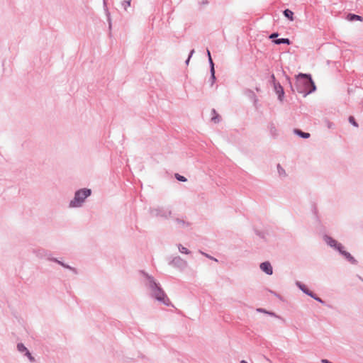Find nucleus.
Here are the masks:
<instances>
[{"label":"nucleus","mask_w":363,"mask_h":363,"mask_svg":"<svg viewBox=\"0 0 363 363\" xmlns=\"http://www.w3.org/2000/svg\"><path fill=\"white\" fill-rule=\"evenodd\" d=\"M306 294H308V295H310L311 296L313 297L315 299H316L318 301H320V302H322V300L320 298H315L313 296V295L311 294V293H309L306 291H304Z\"/></svg>","instance_id":"obj_17"},{"label":"nucleus","mask_w":363,"mask_h":363,"mask_svg":"<svg viewBox=\"0 0 363 363\" xmlns=\"http://www.w3.org/2000/svg\"><path fill=\"white\" fill-rule=\"evenodd\" d=\"M274 43L278 45L281 44V43L290 44V40L288 38H281V39L274 40Z\"/></svg>","instance_id":"obj_12"},{"label":"nucleus","mask_w":363,"mask_h":363,"mask_svg":"<svg viewBox=\"0 0 363 363\" xmlns=\"http://www.w3.org/2000/svg\"><path fill=\"white\" fill-rule=\"evenodd\" d=\"M284 16L289 18L290 21H294V12L291 11V10L289 9H286L284 11Z\"/></svg>","instance_id":"obj_9"},{"label":"nucleus","mask_w":363,"mask_h":363,"mask_svg":"<svg viewBox=\"0 0 363 363\" xmlns=\"http://www.w3.org/2000/svg\"><path fill=\"white\" fill-rule=\"evenodd\" d=\"M277 35H278V34H277V33H273V34H272V35H270V38H273L277 37Z\"/></svg>","instance_id":"obj_18"},{"label":"nucleus","mask_w":363,"mask_h":363,"mask_svg":"<svg viewBox=\"0 0 363 363\" xmlns=\"http://www.w3.org/2000/svg\"><path fill=\"white\" fill-rule=\"evenodd\" d=\"M347 19L350 21H356V20L359 21H363L362 17H361L360 16L352 14V13L348 14Z\"/></svg>","instance_id":"obj_8"},{"label":"nucleus","mask_w":363,"mask_h":363,"mask_svg":"<svg viewBox=\"0 0 363 363\" xmlns=\"http://www.w3.org/2000/svg\"><path fill=\"white\" fill-rule=\"evenodd\" d=\"M295 133L298 135H299L300 136H301L302 138H308L310 137V134L308 133H303L299 130H295Z\"/></svg>","instance_id":"obj_13"},{"label":"nucleus","mask_w":363,"mask_h":363,"mask_svg":"<svg viewBox=\"0 0 363 363\" xmlns=\"http://www.w3.org/2000/svg\"><path fill=\"white\" fill-rule=\"evenodd\" d=\"M153 296L157 300L162 302L164 304L167 306H169L170 304L169 299L164 294V292L161 290V289L156 287L155 289L154 290Z\"/></svg>","instance_id":"obj_2"},{"label":"nucleus","mask_w":363,"mask_h":363,"mask_svg":"<svg viewBox=\"0 0 363 363\" xmlns=\"http://www.w3.org/2000/svg\"><path fill=\"white\" fill-rule=\"evenodd\" d=\"M18 350L20 352H26V356L29 358L30 361H33L34 358L32 357L31 354L29 352V351L27 350V348L21 343L18 344L17 345Z\"/></svg>","instance_id":"obj_5"},{"label":"nucleus","mask_w":363,"mask_h":363,"mask_svg":"<svg viewBox=\"0 0 363 363\" xmlns=\"http://www.w3.org/2000/svg\"><path fill=\"white\" fill-rule=\"evenodd\" d=\"M260 269L267 274H272V267L269 262H265L260 264Z\"/></svg>","instance_id":"obj_3"},{"label":"nucleus","mask_w":363,"mask_h":363,"mask_svg":"<svg viewBox=\"0 0 363 363\" xmlns=\"http://www.w3.org/2000/svg\"><path fill=\"white\" fill-rule=\"evenodd\" d=\"M175 177L177 180H179L180 182H186V179L184 176H182L179 174H175Z\"/></svg>","instance_id":"obj_16"},{"label":"nucleus","mask_w":363,"mask_h":363,"mask_svg":"<svg viewBox=\"0 0 363 363\" xmlns=\"http://www.w3.org/2000/svg\"><path fill=\"white\" fill-rule=\"evenodd\" d=\"M342 249H343V247L342 246V245H338L337 250L340 251V252L342 255H344L345 257V258H347L349 261H350L352 263H354L355 260H354V257L349 252L343 250Z\"/></svg>","instance_id":"obj_4"},{"label":"nucleus","mask_w":363,"mask_h":363,"mask_svg":"<svg viewBox=\"0 0 363 363\" xmlns=\"http://www.w3.org/2000/svg\"><path fill=\"white\" fill-rule=\"evenodd\" d=\"M299 76L301 77H303V78L309 79L311 86L313 87L312 90L314 91L315 89V86L314 84V82L312 81L310 75L306 74H300Z\"/></svg>","instance_id":"obj_11"},{"label":"nucleus","mask_w":363,"mask_h":363,"mask_svg":"<svg viewBox=\"0 0 363 363\" xmlns=\"http://www.w3.org/2000/svg\"><path fill=\"white\" fill-rule=\"evenodd\" d=\"M213 120L215 122H217V121H216V118H213Z\"/></svg>","instance_id":"obj_20"},{"label":"nucleus","mask_w":363,"mask_h":363,"mask_svg":"<svg viewBox=\"0 0 363 363\" xmlns=\"http://www.w3.org/2000/svg\"><path fill=\"white\" fill-rule=\"evenodd\" d=\"M207 53H208V55L209 62H210V63L211 65V77H212L213 80L214 81L215 80V70H214L213 62L212 59H211L210 51L207 50Z\"/></svg>","instance_id":"obj_7"},{"label":"nucleus","mask_w":363,"mask_h":363,"mask_svg":"<svg viewBox=\"0 0 363 363\" xmlns=\"http://www.w3.org/2000/svg\"><path fill=\"white\" fill-rule=\"evenodd\" d=\"M349 122L352 124L355 127H358L357 123L355 121V119L353 116L349 117Z\"/></svg>","instance_id":"obj_15"},{"label":"nucleus","mask_w":363,"mask_h":363,"mask_svg":"<svg viewBox=\"0 0 363 363\" xmlns=\"http://www.w3.org/2000/svg\"><path fill=\"white\" fill-rule=\"evenodd\" d=\"M325 240L328 245H329L331 247H335L336 249H337L338 245H340V243H337L335 240L328 236H326L325 238Z\"/></svg>","instance_id":"obj_6"},{"label":"nucleus","mask_w":363,"mask_h":363,"mask_svg":"<svg viewBox=\"0 0 363 363\" xmlns=\"http://www.w3.org/2000/svg\"><path fill=\"white\" fill-rule=\"evenodd\" d=\"M275 89L277 91V94L279 95V99L280 100H282L281 97L284 95V90H283V88L281 87V86H280V85L276 86Z\"/></svg>","instance_id":"obj_10"},{"label":"nucleus","mask_w":363,"mask_h":363,"mask_svg":"<svg viewBox=\"0 0 363 363\" xmlns=\"http://www.w3.org/2000/svg\"><path fill=\"white\" fill-rule=\"evenodd\" d=\"M240 363H247V362L246 361H245V360H242V361L240 362Z\"/></svg>","instance_id":"obj_19"},{"label":"nucleus","mask_w":363,"mask_h":363,"mask_svg":"<svg viewBox=\"0 0 363 363\" xmlns=\"http://www.w3.org/2000/svg\"><path fill=\"white\" fill-rule=\"evenodd\" d=\"M179 250L180 251V252L183 253V254H189V250L185 247H183L182 245H179Z\"/></svg>","instance_id":"obj_14"},{"label":"nucleus","mask_w":363,"mask_h":363,"mask_svg":"<svg viewBox=\"0 0 363 363\" xmlns=\"http://www.w3.org/2000/svg\"><path fill=\"white\" fill-rule=\"evenodd\" d=\"M91 194L90 189H82L76 192L75 197L73 201H71L70 206L72 207L79 206L84 200Z\"/></svg>","instance_id":"obj_1"}]
</instances>
